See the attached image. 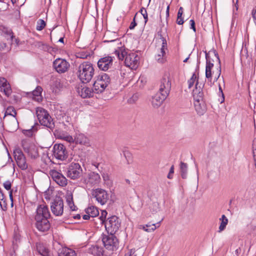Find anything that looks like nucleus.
I'll return each mask as SVG.
<instances>
[{
  "instance_id": "nucleus-15",
  "label": "nucleus",
  "mask_w": 256,
  "mask_h": 256,
  "mask_svg": "<svg viewBox=\"0 0 256 256\" xmlns=\"http://www.w3.org/2000/svg\"><path fill=\"white\" fill-rule=\"evenodd\" d=\"M14 159L18 166L22 170H25L28 168V164L26 157L22 150L20 149H16L14 152Z\"/></svg>"
},
{
  "instance_id": "nucleus-63",
  "label": "nucleus",
  "mask_w": 256,
  "mask_h": 256,
  "mask_svg": "<svg viewBox=\"0 0 256 256\" xmlns=\"http://www.w3.org/2000/svg\"><path fill=\"white\" fill-rule=\"evenodd\" d=\"M59 42H64V38H60V40H59Z\"/></svg>"
},
{
  "instance_id": "nucleus-8",
  "label": "nucleus",
  "mask_w": 256,
  "mask_h": 256,
  "mask_svg": "<svg viewBox=\"0 0 256 256\" xmlns=\"http://www.w3.org/2000/svg\"><path fill=\"white\" fill-rule=\"evenodd\" d=\"M22 148L28 156L32 160H36L39 157V152L38 147L34 144L28 141L22 142Z\"/></svg>"
},
{
  "instance_id": "nucleus-12",
  "label": "nucleus",
  "mask_w": 256,
  "mask_h": 256,
  "mask_svg": "<svg viewBox=\"0 0 256 256\" xmlns=\"http://www.w3.org/2000/svg\"><path fill=\"white\" fill-rule=\"evenodd\" d=\"M92 194L101 205L105 204L108 200V194L107 192L102 188L94 190Z\"/></svg>"
},
{
  "instance_id": "nucleus-22",
  "label": "nucleus",
  "mask_w": 256,
  "mask_h": 256,
  "mask_svg": "<svg viewBox=\"0 0 256 256\" xmlns=\"http://www.w3.org/2000/svg\"><path fill=\"white\" fill-rule=\"evenodd\" d=\"M0 92L8 97L12 92L10 84L6 79L4 78H0Z\"/></svg>"
},
{
  "instance_id": "nucleus-34",
  "label": "nucleus",
  "mask_w": 256,
  "mask_h": 256,
  "mask_svg": "<svg viewBox=\"0 0 256 256\" xmlns=\"http://www.w3.org/2000/svg\"><path fill=\"white\" fill-rule=\"evenodd\" d=\"M86 214L92 218L97 216L99 214L98 208L94 206H90L86 210Z\"/></svg>"
},
{
  "instance_id": "nucleus-18",
  "label": "nucleus",
  "mask_w": 256,
  "mask_h": 256,
  "mask_svg": "<svg viewBox=\"0 0 256 256\" xmlns=\"http://www.w3.org/2000/svg\"><path fill=\"white\" fill-rule=\"evenodd\" d=\"M52 180L59 186H65L68 184V180L60 172L52 170L50 172Z\"/></svg>"
},
{
  "instance_id": "nucleus-51",
  "label": "nucleus",
  "mask_w": 256,
  "mask_h": 256,
  "mask_svg": "<svg viewBox=\"0 0 256 256\" xmlns=\"http://www.w3.org/2000/svg\"><path fill=\"white\" fill-rule=\"evenodd\" d=\"M184 20L182 17H177L176 22L178 24L181 25L184 24Z\"/></svg>"
},
{
  "instance_id": "nucleus-47",
  "label": "nucleus",
  "mask_w": 256,
  "mask_h": 256,
  "mask_svg": "<svg viewBox=\"0 0 256 256\" xmlns=\"http://www.w3.org/2000/svg\"><path fill=\"white\" fill-rule=\"evenodd\" d=\"M136 26V16L134 17L132 22H131L130 26H129V28L130 30L134 29L135 26Z\"/></svg>"
},
{
  "instance_id": "nucleus-44",
  "label": "nucleus",
  "mask_w": 256,
  "mask_h": 256,
  "mask_svg": "<svg viewBox=\"0 0 256 256\" xmlns=\"http://www.w3.org/2000/svg\"><path fill=\"white\" fill-rule=\"evenodd\" d=\"M252 146L253 156L255 162V166H256V142H254Z\"/></svg>"
},
{
  "instance_id": "nucleus-58",
  "label": "nucleus",
  "mask_w": 256,
  "mask_h": 256,
  "mask_svg": "<svg viewBox=\"0 0 256 256\" xmlns=\"http://www.w3.org/2000/svg\"><path fill=\"white\" fill-rule=\"evenodd\" d=\"M74 219H80V214H76L74 216Z\"/></svg>"
},
{
  "instance_id": "nucleus-24",
  "label": "nucleus",
  "mask_w": 256,
  "mask_h": 256,
  "mask_svg": "<svg viewBox=\"0 0 256 256\" xmlns=\"http://www.w3.org/2000/svg\"><path fill=\"white\" fill-rule=\"evenodd\" d=\"M167 97L164 94L158 92L152 97V104L154 107L158 108L161 106Z\"/></svg>"
},
{
  "instance_id": "nucleus-40",
  "label": "nucleus",
  "mask_w": 256,
  "mask_h": 256,
  "mask_svg": "<svg viewBox=\"0 0 256 256\" xmlns=\"http://www.w3.org/2000/svg\"><path fill=\"white\" fill-rule=\"evenodd\" d=\"M107 215V212L105 210H102L101 212V216L100 217V219L101 221L102 224H105L106 218Z\"/></svg>"
},
{
  "instance_id": "nucleus-54",
  "label": "nucleus",
  "mask_w": 256,
  "mask_h": 256,
  "mask_svg": "<svg viewBox=\"0 0 256 256\" xmlns=\"http://www.w3.org/2000/svg\"><path fill=\"white\" fill-rule=\"evenodd\" d=\"M9 196L12 202V204H13V198H12V190H10L9 192Z\"/></svg>"
},
{
  "instance_id": "nucleus-19",
  "label": "nucleus",
  "mask_w": 256,
  "mask_h": 256,
  "mask_svg": "<svg viewBox=\"0 0 256 256\" xmlns=\"http://www.w3.org/2000/svg\"><path fill=\"white\" fill-rule=\"evenodd\" d=\"M54 156L58 160H65L68 156L65 146L60 144H54Z\"/></svg>"
},
{
  "instance_id": "nucleus-3",
  "label": "nucleus",
  "mask_w": 256,
  "mask_h": 256,
  "mask_svg": "<svg viewBox=\"0 0 256 256\" xmlns=\"http://www.w3.org/2000/svg\"><path fill=\"white\" fill-rule=\"evenodd\" d=\"M94 74V68L92 64L90 62H84L78 66L77 75L80 80L83 83L90 82Z\"/></svg>"
},
{
  "instance_id": "nucleus-23",
  "label": "nucleus",
  "mask_w": 256,
  "mask_h": 256,
  "mask_svg": "<svg viewBox=\"0 0 256 256\" xmlns=\"http://www.w3.org/2000/svg\"><path fill=\"white\" fill-rule=\"evenodd\" d=\"M35 226L36 228L40 232H45L50 228V224L48 219L42 218V220H35Z\"/></svg>"
},
{
  "instance_id": "nucleus-56",
  "label": "nucleus",
  "mask_w": 256,
  "mask_h": 256,
  "mask_svg": "<svg viewBox=\"0 0 256 256\" xmlns=\"http://www.w3.org/2000/svg\"><path fill=\"white\" fill-rule=\"evenodd\" d=\"M169 11H170V4H168V6L166 8V15L167 17L169 16V15H170Z\"/></svg>"
},
{
  "instance_id": "nucleus-1",
  "label": "nucleus",
  "mask_w": 256,
  "mask_h": 256,
  "mask_svg": "<svg viewBox=\"0 0 256 256\" xmlns=\"http://www.w3.org/2000/svg\"><path fill=\"white\" fill-rule=\"evenodd\" d=\"M206 66V78L210 84L218 80L221 74V65L218 54L216 50H212L205 52Z\"/></svg>"
},
{
  "instance_id": "nucleus-52",
  "label": "nucleus",
  "mask_w": 256,
  "mask_h": 256,
  "mask_svg": "<svg viewBox=\"0 0 256 256\" xmlns=\"http://www.w3.org/2000/svg\"><path fill=\"white\" fill-rule=\"evenodd\" d=\"M6 47V43L4 42H0V50H4V48Z\"/></svg>"
},
{
  "instance_id": "nucleus-4",
  "label": "nucleus",
  "mask_w": 256,
  "mask_h": 256,
  "mask_svg": "<svg viewBox=\"0 0 256 256\" xmlns=\"http://www.w3.org/2000/svg\"><path fill=\"white\" fill-rule=\"evenodd\" d=\"M16 111L13 106H8L5 112L4 122L10 130H14L17 128L18 120L16 117Z\"/></svg>"
},
{
  "instance_id": "nucleus-49",
  "label": "nucleus",
  "mask_w": 256,
  "mask_h": 256,
  "mask_svg": "<svg viewBox=\"0 0 256 256\" xmlns=\"http://www.w3.org/2000/svg\"><path fill=\"white\" fill-rule=\"evenodd\" d=\"M190 28L196 32V29L195 27V22L194 20H190Z\"/></svg>"
},
{
  "instance_id": "nucleus-32",
  "label": "nucleus",
  "mask_w": 256,
  "mask_h": 256,
  "mask_svg": "<svg viewBox=\"0 0 256 256\" xmlns=\"http://www.w3.org/2000/svg\"><path fill=\"white\" fill-rule=\"evenodd\" d=\"M42 89L40 86H37L32 92V99L34 100L40 102L42 100Z\"/></svg>"
},
{
  "instance_id": "nucleus-59",
  "label": "nucleus",
  "mask_w": 256,
  "mask_h": 256,
  "mask_svg": "<svg viewBox=\"0 0 256 256\" xmlns=\"http://www.w3.org/2000/svg\"><path fill=\"white\" fill-rule=\"evenodd\" d=\"M104 180H106L108 179V176H105L104 174L102 176Z\"/></svg>"
},
{
  "instance_id": "nucleus-45",
  "label": "nucleus",
  "mask_w": 256,
  "mask_h": 256,
  "mask_svg": "<svg viewBox=\"0 0 256 256\" xmlns=\"http://www.w3.org/2000/svg\"><path fill=\"white\" fill-rule=\"evenodd\" d=\"M174 173V166L172 165V166L170 168L169 173L168 174V176H167L168 178L169 179H172V178Z\"/></svg>"
},
{
  "instance_id": "nucleus-38",
  "label": "nucleus",
  "mask_w": 256,
  "mask_h": 256,
  "mask_svg": "<svg viewBox=\"0 0 256 256\" xmlns=\"http://www.w3.org/2000/svg\"><path fill=\"white\" fill-rule=\"evenodd\" d=\"M39 252L43 256H52V253L46 248H42L39 249Z\"/></svg>"
},
{
  "instance_id": "nucleus-61",
  "label": "nucleus",
  "mask_w": 256,
  "mask_h": 256,
  "mask_svg": "<svg viewBox=\"0 0 256 256\" xmlns=\"http://www.w3.org/2000/svg\"><path fill=\"white\" fill-rule=\"evenodd\" d=\"M219 90L222 92V96H223V99H224V94L222 93V88H221V86H219Z\"/></svg>"
},
{
  "instance_id": "nucleus-14",
  "label": "nucleus",
  "mask_w": 256,
  "mask_h": 256,
  "mask_svg": "<svg viewBox=\"0 0 256 256\" xmlns=\"http://www.w3.org/2000/svg\"><path fill=\"white\" fill-rule=\"evenodd\" d=\"M160 42H162L160 50L156 55L155 58L158 62L164 63L166 60V51L168 50L167 42L164 38L162 35L160 36Z\"/></svg>"
},
{
  "instance_id": "nucleus-42",
  "label": "nucleus",
  "mask_w": 256,
  "mask_h": 256,
  "mask_svg": "<svg viewBox=\"0 0 256 256\" xmlns=\"http://www.w3.org/2000/svg\"><path fill=\"white\" fill-rule=\"evenodd\" d=\"M4 188L8 190H10L12 188V182L10 180L6 181L3 184Z\"/></svg>"
},
{
  "instance_id": "nucleus-35",
  "label": "nucleus",
  "mask_w": 256,
  "mask_h": 256,
  "mask_svg": "<svg viewBox=\"0 0 256 256\" xmlns=\"http://www.w3.org/2000/svg\"><path fill=\"white\" fill-rule=\"evenodd\" d=\"M220 224L218 228V232H221L223 231L226 228L228 224V219L224 214L222 215L221 218H220Z\"/></svg>"
},
{
  "instance_id": "nucleus-13",
  "label": "nucleus",
  "mask_w": 256,
  "mask_h": 256,
  "mask_svg": "<svg viewBox=\"0 0 256 256\" xmlns=\"http://www.w3.org/2000/svg\"><path fill=\"white\" fill-rule=\"evenodd\" d=\"M102 241L104 247L110 250H114L116 248L118 244V239L114 234L104 236Z\"/></svg>"
},
{
  "instance_id": "nucleus-48",
  "label": "nucleus",
  "mask_w": 256,
  "mask_h": 256,
  "mask_svg": "<svg viewBox=\"0 0 256 256\" xmlns=\"http://www.w3.org/2000/svg\"><path fill=\"white\" fill-rule=\"evenodd\" d=\"M9 36H10V38L11 40L12 41V42H14L17 45H18V40L14 38V36H13V34H12L11 32H10Z\"/></svg>"
},
{
  "instance_id": "nucleus-2",
  "label": "nucleus",
  "mask_w": 256,
  "mask_h": 256,
  "mask_svg": "<svg viewBox=\"0 0 256 256\" xmlns=\"http://www.w3.org/2000/svg\"><path fill=\"white\" fill-rule=\"evenodd\" d=\"M115 54L120 60L124 58L125 65L132 70H136L140 65V57L136 52L128 54L124 48H121L115 50Z\"/></svg>"
},
{
  "instance_id": "nucleus-6",
  "label": "nucleus",
  "mask_w": 256,
  "mask_h": 256,
  "mask_svg": "<svg viewBox=\"0 0 256 256\" xmlns=\"http://www.w3.org/2000/svg\"><path fill=\"white\" fill-rule=\"evenodd\" d=\"M110 82V78L106 74L98 75L93 84L94 91L97 94L103 92Z\"/></svg>"
},
{
  "instance_id": "nucleus-60",
  "label": "nucleus",
  "mask_w": 256,
  "mask_h": 256,
  "mask_svg": "<svg viewBox=\"0 0 256 256\" xmlns=\"http://www.w3.org/2000/svg\"><path fill=\"white\" fill-rule=\"evenodd\" d=\"M178 12H180V13L183 14V8L182 7H180Z\"/></svg>"
},
{
  "instance_id": "nucleus-25",
  "label": "nucleus",
  "mask_w": 256,
  "mask_h": 256,
  "mask_svg": "<svg viewBox=\"0 0 256 256\" xmlns=\"http://www.w3.org/2000/svg\"><path fill=\"white\" fill-rule=\"evenodd\" d=\"M94 90H92L86 86H80L78 88V94L82 98H90L93 96Z\"/></svg>"
},
{
  "instance_id": "nucleus-64",
  "label": "nucleus",
  "mask_w": 256,
  "mask_h": 256,
  "mask_svg": "<svg viewBox=\"0 0 256 256\" xmlns=\"http://www.w3.org/2000/svg\"><path fill=\"white\" fill-rule=\"evenodd\" d=\"M188 58H186V59H184V61H183V62H187V61H188Z\"/></svg>"
},
{
  "instance_id": "nucleus-5",
  "label": "nucleus",
  "mask_w": 256,
  "mask_h": 256,
  "mask_svg": "<svg viewBox=\"0 0 256 256\" xmlns=\"http://www.w3.org/2000/svg\"><path fill=\"white\" fill-rule=\"evenodd\" d=\"M36 114L40 124L50 129L54 128V122L52 117L46 110L41 107L36 108Z\"/></svg>"
},
{
  "instance_id": "nucleus-11",
  "label": "nucleus",
  "mask_w": 256,
  "mask_h": 256,
  "mask_svg": "<svg viewBox=\"0 0 256 256\" xmlns=\"http://www.w3.org/2000/svg\"><path fill=\"white\" fill-rule=\"evenodd\" d=\"M82 168L78 163H72L68 168L67 176L72 180L78 179L82 174Z\"/></svg>"
},
{
  "instance_id": "nucleus-36",
  "label": "nucleus",
  "mask_w": 256,
  "mask_h": 256,
  "mask_svg": "<svg viewBox=\"0 0 256 256\" xmlns=\"http://www.w3.org/2000/svg\"><path fill=\"white\" fill-rule=\"evenodd\" d=\"M180 168L182 177L183 178H186V176L187 168H188V166H187L186 164H185L183 162H181Z\"/></svg>"
},
{
  "instance_id": "nucleus-53",
  "label": "nucleus",
  "mask_w": 256,
  "mask_h": 256,
  "mask_svg": "<svg viewBox=\"0 0 256 256\" xmlns=\"http://www.w3.org/2000/svg\"><path fill=\"white\" fill-rule=\"evenodd\" d=\"M240 252V248H239L235 250L234 256H238Z\"/></svg>"
},
{
  "instance_id": "nucleus-16",
  "label": "nucleus",
  "mask_w": 256,
  "mask_h": 256,
  "mask_svg": "<svg viewBox=\"0 0 256 256\" xmlns=\"http://www.w3.org/2000/svg\"><path fill=\"white\" fill-rule=\"evenodd\" d=\"M114 58V57L109 56L100 58L98 62V67L101 70L107 71L112 68Z\"/></svg>"
},
{
  "instance_id": "nucleus-27",
  "label": "nucleus",
  "mask_w": 256,
  "mask_h": 256,
  "mask_svg": "<svg viewBox=\"0 0 256 256\" xmlns=\"http://www.w3.org/2000/svg\"><path fill=\"white\" fill-rule=\"evenodd\" d=\"M88 252L94 256H102L104 253L103 248L98 245L92 246L88 248Z\"/></svg>"
},
{
  "instance_id": "nucleus-46",
  "label": "nucleus",
  "mask_w": 256,
  "mask_h": 256,
  "mask_svg": "<svg viewBox=\"0 0 256 256\" xmlns=\"http://www.w3.org/2000/svg\"><path fill=\"white\" fill-rule=\"evenodd\" d=\"M63 139L64 140H66V142H74V139H73L72 137V136H64L63 137Z\"/></svg>"
},
{
  "instance_id": "nucleus-33",
  "label": "nucleus",
  "mask_w": 256,
  "mask_h": 256,
  "mask_svg": "<svg viewBox=\"0 0 256 256\" xmlns=\"http://www.w3.org/2000/svg\"><path fill=\"white\" fill-rule=\"evenodd\" d=\"M74 140L76 143L86 145L88 144V139L82 134H77Z\"/></svg>"
},
{
  "instance_id": "nucleus-17",
  "label": "nucleus",
  "mask_w": 256,
  "mask_h": 256,
  "mask_svg": "<svg viewBox=\"0 0 256 256\" xmlns=\"http://www.w3.org/2000/svg\"><path fill=\"white\" fill-rule=\"evenodd\" d=\"M53 66L56 70L60 73L62 74L67 72L70 68V64L66 60L58 58L53 62Z\"/></svg>"
},
{
  "instance_id": "nucleus-31",
  "label": "nucleus",
  "mask_w": 256,
  "mask_h": 256,
  "mask_svg": "<svg viewBox=\"0 0 256 256\" xmlns=\"http://www.w3.org/2000/svg\"><path fill=\"white\" fill-rule=\"evenodd\" d=\"M58 256H76V253L74 250L64 247L60 250Z\"/></svg>"
},
{
  "instance_id": "nucleus-20",
  "label": "nucleus",
  "mask_w": 256,
  "mask_h": 256,
  "mask_svg": "<svg viewBox=\"0 0 256 256\" xmlns=\"http://www.w3.org/2000/svg\"><path fill=\"white\" fill-rule=\"evenodd\" d=\"M52 212L56 216H61L64 212V202L62 198H56L51 205Z\"/></svg>"
},
{
  "instance_id": "nucleus-10",
  "label": "nucleus",
  "mask_w": 256,
  "mask_h": 256,
  "mask_svg": "<svg viewBox=\"0 0 256 256\" xmlns=\"http://www.w3.org/2000/svg\"><path fill=\"white\" fill-rule=\"evenodd\" d=\"M171 90V82L168 74H164L159 82L158 92L168 96Z\"/></svg>"
},
{
  "instance_id": "nucleus-7",
  "label": "nucleus",
  "mask_w": 256,
  "mask_h": 256,
  "mask_svg": "<svg viewBox=\"0 0 256 256\" xmlns=\"http://www.w3.org/2000/svg\"><path fill=\"white\" fill-rule=\"evenodd\" d=\"M192 95L194 100L195 109L199 114H203L206 111V106L203 101V92H200V88L193 90Z\"/></svg>"
},
{
  "instance_id": "nucleus-28",
  "label": "nucleus",
  "mask_w": 256,
  "mask_h": 256,
  "mask_svg": "<svg viewBox=\"0 0 256 256\" xmlns=\"http://www.w3.org/2000/svg\"><path fill=\"white\" fill-rule=\"evenodd\" d=\"M88 182L92 184H97L100 182V177L98 174L90 172L88 174Z\"/></svg>"
},
{
  "instance_id": "nucleus-29",
  "label": "nucleus",
  "mask_w": 256,
  "mask_h": 256,
  "mask_svg": "<svg viewBox=\"0 0 256 256\" xmlns=\"http://www.w3.org/2000/svg\"><path fill=\"white\" fill-rule=\"evenodd\" d=\"M66 202H67L70 210L72 211L76 210V207L74 204V200H73L72 194L70 192H68L66 193Z\"/></svg>"
},
{
  "instance_id": "nucleus-62",
  "label": "nucleus",
  "mask_w": 256,
  "mask_h": 256,
  "mask_svg": "<svg viewBox=\"0 0 256 256\" xmlns=\"http://www.w3.org/2000/svg\"><path fill=\"white\" fill-rule=\"evenodd\" d=\"M182 14L180 13V12H178V17L180 18L182 17Z\"/></svg>"
},
{
  "instance_id": "nucleus-26",
  "label": "nucleus",
  "mask_w": 256,
  "mask_h": 256,
  "mask_svg": "<svg viewBox=\"0 0 256 256\" xmlns=\"http://www.w3.org/2000/svg\"><path fill=\"white\" fill-rule=\"evenodd\" d=\"M188 88H191L194 85L195 88L194 90H196L200 88V92H202V86L201 84L198 85V78L195 73L193 74L190 78L188 80Z\"/></svg>"
},
{
  "instance_id": "nucleus-41",
  "label": "nucleus",
  "mask_w": 256,
  "mask_h": 256,
  "mask_svg": "<svg viewBox=\"0 0 256 256\" xmlns=\"http://www.w3.org/2000/svg\"><path fill=\"white\" fill-rule=\"evenodd\" d=\"M140 13L143 16V17L144 20V24H146L148 20V15L147 14L146 10L144 8H142L140 10Z\"/></svg>"
},
{
  "instance_id": "nucleus-37",
  "label": "nucleus",
  "mask_w": 256,
  "mask_h": 256,
  "mask_svg": "<svg viewBox=\"0 0 256 256\" xmlns=\"http://www.w3.org/2000/svg\"><path fill=\"white\" fill-rule=\"evenodd\" d=\"M46 26V22L43 20L40 19L36 22V30L40 31L44 28Z\"/></svg>"
},
{
  "instance_id": "nucleus-39",
  "label": "nucleus",
  "mask_w": 256,
  "mask_h": 256,
  "mask_svg": "<svg viewBox=\"0 0 256 256\" xmlns=\"http://www.w3.org/2000/svg\"><path fill=\"white\" fill-rule=\"evenodd\" d=\"M90 56V54L85 52H81L76 54V57L78 58L85 59Z\"/></svg>"
},
{
  "instance_id": "nucleus-55",
  "label": "nucleus",
  "mask_w": 256,
  "mask_h": 256,
  "mask_svg": "<svg viewBox=\"0 0 256 256\" xmlns=\"http://www.w3.org/2000/svg\"><path fill=\"white\" fill-rule=\"evenodd\" d=\"M90 215L88 214H86L83 216V219L85 220H88L90 219Z\"/></svg>"
},
{
  "instance_id": "nucleus-21",
  "label": "nucleus",
  "mask_w": 256,
  "mask_h": 256,
  "mask_svg": "<svg viewBox=\"0 0 256 256\" xmlns=\"http://www.w3.org/2000/svg\"><path fill=\"white\" fill-rule=\"evenodd\" d=\"M50 217V212L48 206L44 204L38 206L36 208L35 220L48 219Z\"/></svg>"
},
{
  "instance_id": "nucleus-9",
  "label": "nucleus",
  "mask_w": 256,
  "mask_h": 256,
  "mask_svg": "<svg viewBox=\"0 0 256 256\" xmlns=\"http://www.w3.org/2000/svg\"><path fill=\"white\" fill-rule=\"evenodd\" d=\"M104 225L108 232L110 234H114L118 230L120 226V222L117 216H113L106 220Z\"/></svg>"
},
{
  "instance_id": "nucleus-57",
  "label": "nucleus",
  "mask_w": 256,
  "mask_h": 256,
  "mask_svg": "<svg viewBox=\"0 0 256 256\" xmlns=\"http://www.w3.org/2000/svg\"><path fill=\"white\" fill-rule=\"evenodd\" d=\"M238 0H236V3H234V7H235L236 10H238Z\"/></svg>"
},
{
  "instance_id": "nucleus-43",
  "label": "nucleus",
  "mask_w": 256,
  "mask_h": 256,
  "mask_svg": "<svg viewBox=\"0 0 256 256\" xmlns=\"http://www.w3.org/2000/svg\"><path fill=\"white\" fill-rule=\"evenodd\" d=\"M0 206L3 210H5L7 208V204L4 196L2 200H0Z\"/></svg>"
},
{
  "instance_id": "nucleus-50",
  "label": "nucleus",
  "mask_w": 256,
  "mask_h": 256,
  "mask_svg": "<svg viewBox=\"0 0 256 256\" xmlns=\"http://www.w3.org/2000/svg\"><path fill=\"white\" fill-rule=\"evenodd\" d=\"M252 17L254 22H256V7L254 8L252 12Z\"/></svg>"
},
{
  "instance_id": "nucleus-30",
  "label": "nucleus",
  "mask_w": 256,
  "mask_h": 256,
  "mask_svg": "<svg viewBox=\"0 0 256 256\" xmlns=\"http://www.w3.org/2000/svg\"><path fill=\"white\" fill-rule=\"evenodd\" d=\"M160 222L150 224H146V225L140 226V228H142L144 231L150 232L154 231L156 228L160 227Z\"/></svg>"
}]
</instances>
